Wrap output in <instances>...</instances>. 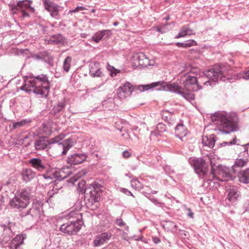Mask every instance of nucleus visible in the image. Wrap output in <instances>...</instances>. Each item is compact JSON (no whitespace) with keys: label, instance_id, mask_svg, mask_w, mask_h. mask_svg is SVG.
Segmentation results:
<instances>
[{"label":"nucleus","instance_id":"obj_1","mask_svg":"<svg viewBox=\"0 0 249 249\" xmlns=\"http://www.w3.org/2000/svg\"><path fill=\"white\" fill-rule=\"evenodd\" d=\"M50 88V83L48 77L42 74L37 76L24 77V84L20 89L29 93L33 92L39 97H46Z\"/></svg>","mask_w":249,"mask_h":249},{"label":"nucleus","instance_id":"obj_2","mask_svg":"<svg viewBox=\"0 0 249 249\" xmlns=\"http://www.w3.org/2000/svg\"><path fill=\"white\" fill-rule=\"evenodd\" d=\"M212 122L218 129L225 134H229L235 130L237 117L234 113L216 112L211 116Z\"/></svg>","mask_w":249,"mask_h":249},{"label":"nucleus","instance_id":"obj_3","mask_svg":"<svg viewBox=\"0 0 249 249\" xmlns=\"http://www.w3.org/2000/svg\"><path fill=\"white\" fill-rule=\"evenodd\" d=\"M199 72V70L195 67H193L190 65H185L183 70L180 73L182 74L192 73L193 75H188L186 77H182L181 81L185 88L188 90L197 91L200 89L197 80L196 75Z\"/></svg>","mask_w":249,"mask_h":249},{"label":"nucleus","instance_id":"obj_4","mask_svg":"<svg viewBox=\"0 0 249 249\" xmlns=\"http://www.w3.org/2000/svg\"><path fill=\"white\" fill-rule=\"evenodd\" d=\"M228 67L224 65H215L213 69L207 71L205 75L209 80L205 82L204 84L213 86L219 79L223 81L228 79L229 78L226 77Z\"/></svg>","mask_w":249,"mask_h":249},{"label":"nucleus","instance_id":"obj_5","mask_svg":"<svg viewBox=\"0 0 249 249\" xmlns=\"http://www.w3.org/2000/svg\"><path fill=\"white\" fill-rule=\"evenodd\" d=\"M154 88H156V89L158 90H165L176 92L178 94L181 93L182 89V88L176 83H167L163 81L154 82L145 85H139L137 87V89L140 91H144Z\"/></svg>","mask_w":249,"mask_h":249},{"label":"nucleus","instance_id":"obj_6","mask_svg":"<svg viewBox=\"0 0 249 249\" xmlns=\"http://www.w3.org/2000/svg\"><path fill=\"white\" fill-rule=\"evenodd\" d=\"M31 190L29 189H23L20 192L10 200V206L16 210L21 211L26 208L30 203Z\"/></svg>","mask_w":249,"mask_h":249},{"label":"nucleus","instance_id":"obj_7","mask_svg":"<svg viewBox=\"0 0 249 249\" xmlns=\"http://www.w3.org/2000/svg\"><path fill=\"white\" fill-rule=\"evenodd\" d=\"M191 165L194 167L195 172L199 177L203 178L207 174V164L205 161L201 158H195L190 160Z\"/></svg>","mask_w":249,"mask_h":249},{"label":"nucleus","instance_id":"obj_8","mask_svg":"<svg viewBox=\"0 0 249 249\" xmlns=\"http://www.w3.org/2000/svg\"><path fill=\"white\" fill-rule=\"evenodd\" d=\"M34 11V8L31 6L30 1L28 0L18 1L17 7L12 8L14 14L19 12L24 18L29 17L28 11L33 12Z\"/></svg>","mask_w":249,"mask_h":249},{"label":"nucleus","instance_id":"obj_9","mask_svg":"<svg viewBox=\"0 0 249 249\" xmlns=\"http://www.w3.org/2000/svg\"><path fill=\"white\" fill-rule=\"evenodd\" d=\"M64 136L60 135L58 136L52 138L49 140L45 139L44 138H40L36 140L35 142V147L36 150H42L45 148H47L51 144H54L58 142L59 141L63 139Z\"/></svg>","mask_w":249,"mask_h":249},{"label":"nucleus","instance_id":"obj_10","mask_svg":"<svg viewBox=\"0 0 249 249\" xmlns=\"http://www.w3.org/2000/svg\"><path fill=\"white\" fill-rule=\"evenodd\" d=\"M214 173L215 174H211L213 178L220 181H228L231 178L229 169L225 166H218L217 168L214 171Z\"/></svg>","mask_w":249,"mask_h":249},{"label":"nucleus","instance_id":"obj_11","mask_svg":"<svg viewBox=\"0 0 249 249\" xmlns=\"http://www.w3.org/2000/svg\"><path fill=\"white\" fill-rule=\"evenodd\" d=\"M81 223L71 220L61 225L60 230L64 233L72 234L77 232L81 228Z\"/></svg>","mask_w":249,"mask_h":249},{"label":"nucleus","instance_id":"obj_12","mask_svg":"<svg viewBox=\"0 0 249 249\" xmlns=\"http://www.w3.org/2000/svg\"><path fill=\"white\" fill-rule=\"evenodd\" d=\"M133 90L134 86L127 82L118 89L117 95L120 99H124L130 96Z\"/></svg>","mask_w":249,"mask_h":249},{"label":"nucleus","instance_id":"obj_13","mask_svg":"<svg viewBox=\"0 0 249 249\" xmlns=\"http://www.w3.org/2000/svg\"><path fill=\"white\" fill-rule=\"evenodd\" d=\"M45 9L50 12L51 16L56 19L60 18L58 12L59 6L50 0H42Z\"/></svg>","mask_w":249,"mask_h":249},{"label":"nucleus","instance_id":"obj_14","mask_svg":"<svg viewBox=\"0 0 249 249\" xmlns=\"http://www.w3.org/2000/svg\"><path fill=\"white\" fill-rule=\"evenodd\" d=\"M42 211V203L41 201L36 200L34 201L32 207L29 210L26 215H31L33 218H39Z\"/></svg>","mask_w":249,"mask_h":249},{"label":"nucleus","instance_id":"obj_15","mask_svg":"<svg viewBox=\"0 0 249 249\" xmlns=\"http://www.w3.org/2000/svg\"><path fill=\"white\" fill-rule=\"evenodd\" d=\"M25 238V234L17 235L11 241L9 246L10 249H22L21 246Z\"/></svg>","mask_w":249,"mask_h":249},{"label":"nucleus","instance_id":"obj_16","mask_svg":"<svg viewBox=\"0 0 249 249\" xmlns=\"http://www.w3.org/2000/svg\"><path fill=\"white\" fill-rule=\"evenodd\" d=\"M87 158V156L85 154H73L68 158L67 162L71 164H78L85 161Z\"/></svg>","mask_w":249,"mask_h":249},{"label":"nucleus","instance_id":"obj_17","mask_svg":"<svg viewBox=\"0 0 249 249\" xmlns=\"http://www.w3.org/2000/svg\"><path fill=\"white\" fill-rule=\"evenodd\" d=\"M89 72L90 75L93 77H102L104 75L103 72L101 70L99 63L96 62L90 63Z\"/></svg>","mask_w":249,"mask_h":249},{"label":"nucleus","instance_id":"obj_18","mask_svg":"<svg viewBox=\"0 0 249 249\" xmlns=\"http://www.w3.org/2000/svg\"><path fill=\"white\" fill-rule=\"evenodd\" d=\"M66 217L71 220H74L75 222H79L82 224V215L79 212V210L74 208H71L67 214Z\"/></svg>","mask_w":249,"mask_h":249},{"label":"nucleus","instance_id":"obj_19","mask_svg":"<svg viewBox=\"0 0 249 249\" xmlns=\"http://www.w3.org/2000/svg\"><path fill=\"white\" fill-rule=\"evenodd\" d=\"M111 234L109 232H104L96 236L93 241V245L95 247L99 246L110 239Z\"/></svg>","mask_w":249,"mask_h":249},{"label":"nucleus","instance_id":"obj_20","mask_svg":"<svg viewBox=\"0 0 249 249\" xmlns=\"http://www.w3.org/2000/svg\"><path fill=\"white\" fill-rule=\"evenodd\" d=\"M12 236V232L10 228L5 225H0V240L6 242Z\"/></svg>","mask_w":249,"mask_h":249},{"label":"nucleus","instance_id":"obj_21","mask_svg":"<svg viewBox=\"0 0 249 249\" xmlns=\"http://www.w3.org/2000/svg\"><path fill=\"white\" fill-rule=\"evenodd\" d=\"M111 35V32L109 30H104L97 32L92 37V40L96 43H98L103 39H106Z\"/></svg>","mask_w":249,"mask_h":249},{"label":"nucleus","instance_id":"obj_22","mask_svg":"<svg viewBox=\"0 0 249 249\" xmlns=\"http://www.w3.org/2000/svg\"><path fill=\"white\" fill-rule=\"evenodd\" d=\"M69 174L65 175L63 170L52 171L49 175H43L45 178L55 179L61 180L67 178Z\"/></svg>","mask_w":249,"mask_h":249},{"label":"nucleus","instance_id":"obj_23","mask_svg":"<svg viewBox=\"0 0 249 249\" xmlns=\"http://www.w3.org/2000/svg\"><path fill=\"white\" fill-rule=\"evenodd\" d=\"M29 163L32 167L39 172H42L46 168L45 164L39 158H33L30 160Z\"/></svg>","mask_w":249,"mask_h":249},{"label":"nucleus","instance_id":"obj_24","mask_svg":"<svg viewBox=\"0 0 249 249\" xmlns=\"http://www.w3.org/2000/svg\"><path fill=\"white\" fill-rule=\"evenodd\" d=\"M74 142L72 139L69 138L65 140L62 142L58 143V146L62 148L63 151L62 155H65L67 154L68 151L74 145Z\"/></svg>","mask_w":249,"mask_h":249},{"label":"nucleus","instance_id":"obj_25","mask_svg":"<svg viewBox=\"0 0 249 249\" xmlns=\"http://www.w3.org/2000/svg\"><path fill=\"white\" fill-rule=\"evenodd\" d=\"M22 178L24 181L27 182L30 181L36 176V173L31 169H25L21 173Z\"/></svg>","mask_w":249,"mask_h":249},{"label":"nucleus","instance_id":"obj_26","mask_svg":"<svg viewBox=\"0 0 249 249\" xmlns=\"http://www.w3.org/2000/svg\"><path fill=\"white\" fill-rule=\"evenodd\" d=\"M203 144L209 147V148H213L215 144V138L214 135H210L209 136H204L202 137Z\"/></svg>","mask_w":249,"mask_h":249},{"label":"nucleus","instance_id":"obj_27","mask_svg":"<svg viewBox=\"0 0 249 249\" xmlns=\"http://www.w3.org/2000/svg\"><path fill=\"white\" fill-rule=\"evenodd\" d=\"M187 133V130L185 126L182 124H179L175 127V135L177 137L181 139L185 136Z\"/></svg>","mask_w":249,"mask_h":249},{"label":"nucleus","instance_id":"obj_28","mask_svg":"<svg viewBox=\"0 0 249 249\" xmlns=\"http://www.w3.org/2000/svg\"><path fill=\"white\" fill-rule=\"evenodd\" d=\"M238 178L241 182L248 183L249 182V168L241 171L239 174Z\"/></svg>","mask_w":249,"mask_h":249},{"label":"nucleus","instance_id":"obj_29","mask_svg":"<svg viewBox=\"0 0 249 249\" xmlns=\"http://www.w3.org/2000/svg\"><path fill=\"white\" fill-rule=\"evenodd\" d=\"M145 55L143 53H139L135 55L133 57V61L134 65L136 67L140 66L142 67V62L144 61V59L141 58L142 56L145 57Z\"/></svg>","mask_w":249,"mask_h":249},{"label":"nucleus","instance_id":"obj_30","mask_svg":"<svg viewBox=\"0 0 249 249\" xmlns=\"http://www.w3.org/2000/svg\"><path fill=\"white\" fill-rule=\"evenodd\" d=\"M239 196V192L235 188H230L228 191V198L230 201H234Z\"/></svg>","mask_w":249,"mask_h":249},{"label":"nucleus","instance_id":"obj_31","mask_svg":"<svg viewBox=\"0 0 249 249\" xmlns=\"http://www.w3.org/2000/svg\"><path fill=\"white\" fill-rule=\"evenodd\" d=\"M192 34H193V31L187 26H184L181 28L180 32L178 34L176 38L184 37L187 35H191Z\"/></svg>","mask_w":249,"mask_h":249},{"label":"nucleus","instance_id":"obj_32","mask_svg":"<svg viewBox=\"0 0 249 249\" xmlns=\"http://www.w3.org/2000/svg\"><path fill=\"white\" fill-rule=\"evenodd\" d=\"M210 162L211 165V174L212 173H214V171L217 168L218 166H220V165H217V159L215 158L214 156L211 155L209 156V157Z\"/></svg>","mask_w":249,"mask_h":249},{"label":"nucleus","instance_id":"obj_33","mask_svg":"<svg viewBox=\"0 0 249 249\" xmlns=\"http://www.w3.org/2000/svg\"><path fill=\"white\" fill-rule=\"evenodd\" d=\"M35 57L37 59H43L45 61H50L52 59V57H50L49 53L46 52H41L39 53L36 54Z\"/></svg>","mask_w":249,"mask_h":249},{"label":"nucleus","instance_id":"obj_34","mask_svg":"<svg viewBox=\"0 0 249 249\" xmlns=\"http://www.w3.org/2000/svg\"><path fill=\"white\" fill-rule=\"evenodd\" d=\"M176 45L178 47H190L194 45H197L196 42L194 40H189L184 42H178Z\"/></svg>","mask_w":249,"mask_h":249},{"label":"nucleus","instance_id":"obj_35","mask_svg":"<svg viewBox=\"0 0 249 249\" xmlns=\"http://www.w3.org/2000/svg\"><path fill=\"white\" fill-rule=\"evenodd\" d=\"M62 40L61 36L59 35L53 36L47 40L49 44H58Z\"/></svg>","mask_w":249,"mask_h":249},{"label":"nucleus","instance_id":"obj_36","mask_svg":"<svg viewBox=\"0 0 249 249\" xmlns=\"http://www.w3.org/2000/svg\"><path fill=\"white\" fill-rule=\"evenodd\" d=\"M179 94L181 95L186 100L189 101H191L195 99V95L192 92L188 91L185 92L182 89L181 93H180Z\"/></svg>","mask_w":249,"mask_h":249},{"label":"nucleus","instance_id":"obj_37","mask_svg":"<svg viewBox=\"0 0 249 249\" xmlns=\"http://www.w3.org/2000/svg\"><path fill=\"white\" fill-rule=\"evenodd\" d=\"M131 185L132 188L139 190L142 189L143 186L142 184L137 178H133L131 180Z\"/></svg>","mask_w":249,"mask_h":249},{"label":"nucleus","instance_id":"obj_38","mask_svg":"<svg viewBox=\"0 0 249 249\" xmlns=\"http://www.w3.org/2000/svg\"><path fill=\"white\" fill-rule=\"evenodd\" d=\"M71 61V58L70 56H67L65 59L63 63V69L66 72H68L70 67Z\"/></svg>","mask_w":249,"mask_h":249},{"label":"nucleus","instance_id":"obj_39","mask_svg":"<svg viewBox=\"0 0 249 249\" xmlns=\"http://www.w3.org/2000/svg\"><path fill=\"white\" fill-rule=\"evenodd\" d=\"M247 161H248V160L247 159H246V160H243L242 159H237L235 161L233 167H242L246 164Z\"/></svg>","mask_w":249,"mask_h":249},{"label":"nucleus","instance_id":"obj_40","mask_svg":"<svg viewBox=\"0 0 249 249\" xmlns=\"http://www.w3.org/2000/svg\"><path fill=\"white\" fill-rule=\"evenodd\" d=\"M107 70L110 72V75L112 77L116 76L117 73L120 72V70L115 69L114 67L110 66L108 64H107Z\"/></svg>","mask_w":249,"mask_h":249},{"label":"nucleus","instance_id":"obj_41","mask_svg":"<svg viewBox=\"0 0 249 249\" xmlns=\"http://www.w3.org/2000/svg\"><path fill=\"white\" fill-rule=\"evenodd\" d=\"M91 185L94 189V192H97L99 190H102L101 188L103 187L102 184L97 181H94L91 184Z\"/></svg>","mask_w":249,"mask_h":249},{"label":"nucleus","instance_id":"obj_42","mask_svg":"<svg viewBox=\"0 0 249 249\" xmlns=\"http://www.w3.org/2000/svg\"><path fill=\"white\" fill-rule=\"evenodd\" d=\"M149 191V190H147V191H143L142 192V194L147 197L148 198L149 200H151V201H152L153 203H154L156 205H159V204H160V203L158 201V200H157L155 198H151L150 197V196H149V195L150 194V193L148 192Z\"/></svg>","mask_w":249,"mask_h":249},{"label":"nucleus","instance_id":"obj_43","mask_svg":"<svg viewBox=\"0 0 249 249\" xmlns=\"http://www.w3.org/2000/svg\"><path fill=\"white\" fill-rule=\"evenodd\" d=\"M157 130L159 132V135L166 131V126L162 123H159L157 125Z\"/></svg>","mask_w":249,"mask_h":249},{"label":"nucleus","instance_id":"obj_44","mask_svg":"<svg viewBox=\"0 0 249 249\" xmlns=\"http://www.w3.org/2000/svg\"><path fill=\"white\" fill-rule=\"evenodd\" d=\"M236 77L239 79L243 78L246 80L249 79V70L246 72L237 73Z\"/></svg>","mask_w":249,"mask_h":249},{"label":"nucleus","instance_id":"obj_45","mask_svg":"<svg viewBox=\"0 0 249 249\" xmlns=\"http://www.w3.org/2000/svg\"><path fill=\"white\" fill-rule=\"evenodd\" d=\"M26 123H27V122L25 120H23V121H22L20 122H18L16 123H14L13 124L12 128L16 129L18 127H22V126H24L26 124Z\"/></svg>","mask_w":249,"mask_h":249},{"label":"nucleus","instance_id":"obj_46","mask_svg":"<svg viewBox=\"0 0 249 249\" xmlns=\"http://www.w3.org/2000/svg\"><path fill=\"white\" fill-rule=\"evenodd\" d=\"M141 58L144 59V61L142 62V67H147L149 66H153L154 63H151L150 60L145 56V57L142 56Z\"/></svg>","mask_w":249,"mask_h":249},{"label":"nucleus","instance_id":"obj_47","mask_svg":"<svg viewBox=\"0 0 249 249\" xmlns=\"http://www.w3.org/2000/svg\"><path fill=\"white\" fill-rule=\"evenodd\" d=\"M86 182L84 181H82L78 184V189L80 192H82L85 190L84 186L85 185Z\"/></svg>","mask_w":249,"mask_h":249},{"label":"nucleus","instance_id":"obj_48","mask_svg":"<svg viewBox=\"0 0 249 249\" xmlns=\"http://www.w3.org/2000/svg\"><path fill=\"white\" fill-rule=\"evenodd\" d=\"M120 191L121 192L123 193L124 194L127 196H131L133 197H134V196H133L132 193L127 189L121 188Z\"/></svg>","mask_w":249,"mask_h":249},{"label":"nucleus","instance_id":"obj_49","mask_svg":"<svg viewBox=\"0 0 249 249\" xmlns=\"http://www.w3.org/2000/svg\"><path fill=\"white\" fill-rule=\"evenodd\" d=\"M236 137H234L233 138V140L232 141H231V142H223V143H221V145L222 146H226L227 145H231V144H235V142H236Z\"/></svg>","mask_w":249,"mask_h":249},{"label":"nucleus","instance_id":"obj_50","mask_svg":"<svg viewBox=\"0 0 249 249\" xmlns=\"http://www.w3.org/2000/svg\"><path fill=\"white\" fill-rule=\"evenodd\" d=\"M86 8L83 6H77L75 9L70 10L69 13H75L76 12H79L81 10H85Z\"/></svg>","mask_w":249,"mask_h":249},{"label":"nucleus","instance_id":"obj_51","mask_svg":"<svg viewBox=\"0 0 249 249\" xmlns=\"http://www.w3.org/2000/svg\"><path fill=\"white\" fill-rule=\"evenodd\" d=\"M166 27V25H164L163 26H161L158 28V31L161 33H163L166 32V29H165Z\"/></svg>","mask_w":249,"mask_h":249},{"label":"nucleus","instance_id":"obj_52","mask_svg":"<svg viewBox=\"0 0 249 249\" xmlns=\"http://www.w3.org/2000/svg\"><path fill=\"white\" fill-rule=\"evenodd\" d=\"M116 224L119 226H123L125 225V223L121 219H117L116 220Z\"/></svg>","mask_w":249,"mask_h":249},{"label":"nucleus","instance_id":"obj_53","mask_svg":"<svg viewBox=\"0 0 249 249\" xmlns=\"http://www.w3.org/2000/svg\"><path fill=\"white\" fill-rule=\"evenodd\" d=\"M64 106H65V105H64V104L61 103V104H60L58 105L57 106V107H56V108H55V110L57 112H59V111H60L62 109V108L64 107Z\"/></svg>","mask_w":249,"mask_h":249},{"label":"nucleus","instance_id":"obj_54","mask_svg":"<svg viewBox=\"0 0 249 249\" xmlns=\"http://www.w3.org/2000/svg\"><path fill=\"white\" fill-rule=\"evenodd\" d=\"M131 154L127 150L124 151L123 152V156L125 158H128L130 157Z\"/></svg>","mask_w":249,"mask_h":249},{"label":"nucleus","instance_id":"obj_55","mask_svg":"<svg viewBox=\"0 0 249 249\" xmlns=\"http://www.w3.org/2000/svg\"><path fill=\"white\" fill-rule=\"evenodd\" d=\"M152 240L153 242L155 244H158L160 242V240L159 237H153Z\"/></svg>","mask_w":249,"mask_h":249},{"label":"nucleus","instance_id":"obj_56","mask_svg":"<svg viewBox=\"0 0 249 249\" xmlns=\"http://www.w3.org/2000/svg\"><path fill=\"white\" fill-rule=\"evenodd\" d=\"M188 213H187V215L188 216H189L191 218H193L194 216V213L191 211V210L190 208H188L187 209Z\"/></svg>","mask_w":249,"mask_h":249},{"label":"nucleus","instance_id":"obj_57","mask_svg":"<svg viewBox=\"0 0 249 249\" xmlns=\"http://www.w3.org/2000/svg\"><path fill=\"white\" fill-rule=\"evenodd\" d=\"M122 237L124 240H128V237L127 236V234L126 232H123V234L122 235Z\"/></svg>","mask_w":249,"mask_h":249},{"label":"nucleus","instance_id":"obj_58","mask_svg":"<svg viewBox=\"0 0 249 249\" xmlns=\"http://www.w3.org/2000/svg\"><path fill=\"white\" fill-rule=\"evenodd\" d=\"M169 113V112L167 110H164L162 111V116L163 117H167V114Z\"/></svg>","mask_w":249,"mask_h":249},{"label":"nucleus","instance_id":"obj_59","mask_svg":"<svg viewBox=\"0 0 249 249\" xmlns=\"http://www.w3.org/2000/svg\"><path fill=\"white\" fill-rule=\"evenodd\" d=\"M80 175L79 176V177H81L83 175H85L86 174V171L83 170L80 173Z\"/></svg>","mask_w":249,"mask_h":249},{"label":"nucleus","instance_id":"obj_60","mask_svg":"<svg viewBox=\"0 0 249 249\" xmlns=\"http://www.w3.org/2000/svg\"><path fill=\"white\" fill-rule=\"evenodd\" d=\"M92 200L94 201V202H97L98 201V197H96V196H94L93 199H92Z\"/></svg>","mask_w":249,"mask_h":249},{"label":"nucleus","instance_id":"obj_61","mask_svg":"<svg viewBox=\"0 0 249 249\" xmlns=\"http://www.w3.org/2000/svg\"><path fill=\"white\" fill-rule=\"evenodd\" d=\"M157 192H158V191H151V193L152 194H156Z\"/></svg>","mask_w":249,"mask_h":249},{"label":"nucleus","instance_id":"obj_62","mask_svg":"<svg viewBox=\"0 0 249 249\" xmlns=\"http://www.w3.org/2000/svg\"><path fill=\"white\" fill-rule=\"evenodd\" d=\"M118 22H115L113 23V25L114 26H117V25H118Z\"/></svg>","mask_w":249,"mask_h":249},{"label":"nucleus","instance_id":"obj_63","mask_svg":"<svg viewBox=\"0 0 249 249\" xmlns=\"http://www.w3.org/2000/svg\"><path fill=\"white\" fill-rule=\"evenodd\" d=\"M150 61H151V63H154V65L155 64V62H154V60H150Z\"/></svg>","mask_w":249,"mask_h":249},{"label":"nucleus","instance_id":"obj_64","mask_svg":"<svg viewBox=\"0 0 249 249\" xmlns=\"http://www.w3.org/2000/svg\"><path fill=\"white\" fill-rule=\"evenodd\" d=\"M125 230H126V231H128V226H126V227H125Z\"/></svg>","mask_w":249,"mask_h":249}]
</instances>
